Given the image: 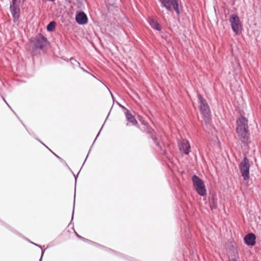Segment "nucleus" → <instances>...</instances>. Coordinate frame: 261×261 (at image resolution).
<instances>
[{"label":"nucleus","mask_w":261,"mask_h":261,"mask_svg":"<svg viewBox=\"0 0 261 261\" xmlns=\"http://www.w3.org/2000/svg\"><path fill=\"white\" fill-rule=\"evenodd\" d=\"M73 207H74V204H73ZM73 214H74V208H73L72 214V217H71V220L73 219Z\"/></svg>","instance_id":"393cba45"},{"label":"nucleus","mask_w":261,"mask_h":261,"mask_svg":"<svg viewBox=\"0 0 261 261\" xmlns=\"http://www.w3.org/2000/svg\"><path fill=\"white\" fill-rule=\"evenodd\" d=\"M124 114L126 119L128 122L130 123L133 125H136L138 124V122L135 116L131 114L129 110L126 109Z\"/></svg>","instance_id":"4468645a"},{"label":"nucleus","mask_w":261,"mask_h":261,"mask_svg":"<svg viewBox=\"0 0 261 261\" xmlns=\"http://www.w3.org/2000/svg\"><path fill=\"white\" fill-rule=\"evenodd\" d=\"M17 3V0H12L10 6V10L14 22L17 21L20 17V10Z\"/></svg>","instance_id":"6e6552de"},{"label":"nucleus","mask_w":261,"mask_h":261,"mask_svg":"<svg viewBox=\"0 0 261 261\" xmlns=\"http://www.w3.org/2000/svg\"><path fill=\"white\" fill-rule=\"evenodd\" d=\"M179 149L182 153L188 154L190 152V145L187 141H184L178 145Z\"/></svg>","instance_id":"f8f14e48"},{"label":"nucleus","mask_w":261,"mask_h":261,"mask_svg":"<svg viewBox=\"0 0 261 261\" xmlns=\"http://www.w3.org/2000/svg\"><path fill=\"white\" fill-rule=\"evenodd\" d=\"M34 245L36 246L37 247H39L40 249H41L42 250V253H41V257H40V259L39 260V261H42V257H43V255L44 253V251H45V250H43L42 249V246L39 245H38L37 244H35V243H33Z\"/></svg>","instance_id":"6ab92c4d"},{"label":"nucleus","mask_w":261,"mask_h":261,"mask_svg":"<svg viewBox=\"0 0 261 261\" xmlns=\"http://www.w3.org/2000/svg\"><path fill=\"white\" fill-rule=\"evenodd\" d=\"M147 22L153 29L158 31H161L162 30V26L158 22L156 18H149L147 19Z\"/></svg>","instance_id":"ddd939ff"},{"label":"nucleus","mask_w":261,"mask_h":261,"mask_svg":"<svg viewBox=\"0 0 261 261\" xmlns=\"http://www.w3.org/2000/svg\"><path fill=\"white\" fill-rule=\"evenodd\" d=\"M256 236L253 233H249L244 238L245 243L248 246H252L255 245Z\"/></svg>","instance_id":"9b49d317"},{"label":"nucleus","mask_w":261,"mask_h":261,"mask_svg":"<svg viewBox=\"0 0 261 261\" xmlns=\"http://www.w3.org/2000/svg\"><path fill=\"white\" fill-rule=\"evenodd\" d=\"M70 61H71V64H72V65H73V64H74V62H72V61H73H73H74L75 62H77V63L78 62H77V61H76L74 58H71L70 59Z\"/></svg>","instance_id":"b1692460"},{"label":"nucleus","mask_w":261,"mask_h":261,"mask_svg":"<svg viewBox=\"0 0 261 261\" xmlns=\"http://www.w3.org/2000/svg\"><path fill=\"white\" fill-rule=\"evenodd\" d=\"M117 104L119 106L120 108L121 109L125 110L126 111V109H127L124 106H122L121 104L119 103L118 102H117Z\"/></svg>","instance_id":"4be33fe9"},{"label":"nucleus","mask_w":261,"mask_h":261,"mask_svg":"<svg viewBox=\"0 0 261 261\" xmlns=\"http://www.w3.org/2000/svg\"><path fill=\"white\" fill-rule=\"evenodd\" d=\"M75 21L80 25H85L88 22V19L86 13L81 11L77 13L75 15Z\"/></svg>","instance_id":"9d476101"},{"label":"nucleus","mask_w":261,"mask_h":261,"mask_svg":"<svg viewBox=\"0 0 261 261\" xmlns=\"http://www.w3.org/2000/svg\"><path fill=\"white\" fill-rule=\"evenodd\" d=\"M232 254L229 257L228 261H240L239 254L237 251L233 250Z\"/></svg>","instance_id":"dca6fc26"},{"label":"nucleus","mask_w":261,"mask_h":261,"mask_svg":"<svg viewBox=\"0 0 261 261\" xmlns=\"http://www.w3.org/2000/svg\"><path fill=\"white\" fill-rule=\"evenodd\" d=\"M161 5L165 8L168 11H175L177 15L180 14V0H160Z\"/></svg>","instance_id":"f03ea898"},{"label":"nucleus","mask_w":261,"mask_h":261,"mask_svg":"<svg viewBox=\"0 0 261 261\" xmlns=\"http://www.w3.org/2000/svg\"><path fill=\"white\" fill-rule=\"evenodd\" d=\"M103 126H104V124H102V127H101V129H100L101 130V129L102 128Z\"/></svg>","instance_id":"473e14b6"},{"label":"nucleus","mask_w":261,"mask_h":261,"mask_svg":"<svg viewBox=\"0 0 261 261\" xmlns=\"http://www.w3.org/2000/svg\"><path fill=\"white\" fill-rule=\"evenodd\" d=\"M3 99L4 101L6 103L7 101H6L5 99L4 98H3Z\"/></svg>","instance_id":"7c9ffc66"},{"label":"nucleus","mask_w":261,"mask_h":261,"mask_svg":"<svg viewBox=\"0 0 261 261\" xmlns=\"http://www.w3.org/2000/svg\"><path fill=\"white\" fill-rule=\"evenodd\" d=\"M100 131H101V129L99 130V133H98V134H97V136H96V138H95V140H96V139H97V138L98 137V136H99V134H100Z\"/></svg>","instance_id":"bb28decb"},{"label":"nucleus","mask_w":261,"mask_h":261,"mask_svg":"<svg viewBox=\"0 0 261 261\" xmlns=\"http://www.w3.org/2000/svg\"><path fill=\"white\" fill-rule=\"evenodd\" d=\"M197 98L200 113L204 118H209L211 115V110L207 101L200 94H197Z\"/></svg>","instance_id":"7ed1b4c3"},{"label":"nucleus","mask_w":261,"mask_h":261,"mask_svg":"<svg viewBox=\"0 0 261 261\" xmlns=\"http://www.w3.org/2000/svg\"><path fill=\"white\" fill-rule=\"evenodd\" d=\"M231 29L236 34L241 33L242 25L239 16L236 14H232L229 18Z\"/></svg>","instance_id":"0eeeda50"},{"label":"nucleus","mask_w":261,"mask_h":261,"mask_svg":"<svg viewBox=\"0 0 261 261\" xmlns=\"http://www.w3.org/2000/svg\"><path fill=\"white\" fill-rule=\"evenodd\" d=\"M95 140H96L95 139V140H94V142H93V144H94V142H95Z\"/></svg>","instance_id":"f704fd0d"},{"label":"nucleus","mask_w":261,"mask_h":261,"mask_svg":"<svg viewBox=\"0 0 261 261\" xmlns=\"http://www.w3.org/2000/svg\"><path fill=\"white\" fill-rule=\"evenodd\" d=\"M74 178H75V183H76V182L77 175L75 176V175H74Z\"/></svg>","instance_id":"a878e982"},{"label":"nucleus","mask_w":261,"mask_h":261,"mask_svg":"<svg viewBox=\"0 0 261 261\" xmlns=\"http://www.w3.org/2000/svg\"><path fill=\"white\" fill-rule=\"evenodd\" d=\"M45 147H46L47 148H48L60 161L62 162L63 161V160L60 158L59 156L55 154L54 152H53L50 149H49L44 143L40 141Z\"/></svg>","instance_id":"412c9836"},{"label":"nucleus","mask_w":261,"mask_h":261,"mask_svg":"<svg viewBox=\"0 0 261 261\" xmlns=\"http://www.w3.org/2000/svg\"><path fill=\"white\" fill-rule=\"evenodd\" d=\"M90 150H91V149H90V150H89V152H88V155H87V157H88V155H89V153H90ZM87 158H86V159H87Z\"/></svg>","instance_id":"c85d7f7f"},{"label":"nucleus","mask_w":261,"mask_h":261,"mask_svg":"<svg viewBox=\"0 0 261 261\" xmlns=\"http://www.w3.org/2000/svg\"><path fill=\"white\" fill-rule=\"evenodd\" d=\"M236 133L242 144L248 145L250 142L248 120L244 116H240L236 121Z\"/></svg>","instance_id":"f257e3e1"},{"label":"nucleus","mask_w":261,"mask_h":261,"mask_svg":"<svg viewBox=\"0 0 261 261\" xmlns=\"http://www.w3.org/2000/svg\"><path fill=\"white\" fill-rule=\"evenodd\" d=\"M147 133L150 135V138L152 139L155 146L158 149L163 151V153H165L164 150V144L163 142L156 137V133L154 130L150 127H147Z\"/></svg>","instance_id":"423d86ee"},{"label":"nucleus","mask_w":261,"mask_h":261,"mask_svg":"<svg viewBox=\"0 0 261 261\" xmlns=\"http://www.w3.org/2000/svg\"><path fill=\"white\" fill-rule=\"evenodd\" d=\"M111 96H112V98L114 99V97L112 93H111Z\"/></svg>","instance_id":"2f4dec72"},{"label":"nucleus","mask_w":261,"mask_h":261,"mask_svg":"<svg viewBox=\"0 0 261 261\" xmlns=\"http://www.w3.org/2000/svg\"><path fill=\"white\" fill-rule=\"evenodd\" d=\"M86 68H87V69H90L88 66H86Z\"/></svg>","instance_id":"c756f323"},{"label":"nucleus","mask_w":261,"mask_h":261,"mask_svg":"<svg viewBox=\"0 0 261 261\" xmlns=\"http://www.w3.org/2000/svg\"><path fill=\"white\" fill-rule=\"evenodd\" d=\"M77 64L79 65V66L80 67V68L85 72L88 73V74H89L90 75H91L92 76H93L94 78H96L95 76H94L93 75H92V74H91L90 72H89V71L86 69H85L84 68L82 67H81L80 66V63L79 62H77Z\"/></svg>","instance_id":"aec40b11"},{"label":"nucleus","mask_w":261,"mask_h":261,"mask_svg":"<svg viewBox=\"0 0 261 261\" xmlns=\"http://www.w3.org/2000/svg\"><path fill=\"white\" fill-rule=\"evenodd\" d=\"M192 181L196 192L201 196H205L206 191L203 181L196 175L192 176Z\"/></svg>","instance_id":"20e7f679"},{"label":"nucleus","mask_w":261,"mask_h":261,"mask_svg":"<svg viewBox=\"0 0 261 261\" xmlns=\"http://www.w3.org/2000/svg\"><path fill=\"white\" fill-rule=\"evenodd\" d=\"M56 25V23L54 21H50L47 25V30L48 32L53 31Z\"/></svg>","instance_id":"f3484780"},{"label":"nucleus","mask_w":261,"mask_h":261,"mask_svg":"<svg viewBox=\"0 0 261 261\" xmlns=\"http://www.w3.org/2000/svg\"><path fill=\"white\" fill-rule=\"evenodd\" d=\"M47 39L41 34H39L35 39L34 46L36 49H43L47 43Z\"/></svg>","instance_id":"1a4fd4ad"},{"label":"nucleus","mask_w":261,"mask_h":261,"mask_svg":"<svg viewBox=\"0 0 261 261\" xmlns=\"http://www.w3.org/2000/svg\"><path fill=\"white\" fill-rule=\"evenodd\" d=\"M250 167L249 159L247 156H244L239 167L241 175L245 181L248 180L250 177Z\"/></svg>","instance_id":"39448f33"},{"label":"nucleus","mask_w":261,"mask_h":261,"mask_svg":"<svg viewBox=\"0 0 261 261\" xmlns=\"http://www.w3.org/2000/svg\"><path fill=\"white\" fill-rule=\"evenodd\" d=\"M6 103L7 104V106H8V107H9L11 109H11V108L10 107V106H9V105L7 102H6Z\"/></svg>","instance_id":"cd10ccee"},{"label":"nucleus","mask_w":261,"mask_h":261,"mask_svg":"<svg viewBox=\"0 0 261 261\" xmlns=\"http://www.w3.org/2000/svg\"><path fill=\"white\" fill-rule=\"evenodd\" d=\"M210 206L212 210L216 209L217 206V198L215 196H212L210 200Z\"/></svg>","instance_id":"2eb2a0df"},{"label":"nucleus","mask_w":261,"mask_h":261,"mask_svg":"<svg viewBox=\"0 0 261 261\" xmlns=\"http://www.w3.org/2000/svg\"><path fill=\"white\" fill-rule=\"evenodd\" d=\"M109 115H110V113L108 114V115L107 116V118L108 117Z\"/></svg>","instance_id":"72a5a7b5"},{"label":"nucleus","mask_w":261,"mask_h":261,"mask_svg":"<svg viewBox=\"0 0 261 261\" xmlns=\"http://www.w3.org/2000/svg\"><path fill=\"white\" fill-rule=\"evenodd\" d=\"M158 14L159 16H161V17H164V12H163L159 11V12H158Z\"/></svg>","instance_id":"5701e85b"},{"label":"nucleus","mask_w":261,"mask_h":261,"mask_svg":"<svg viewBox=\"0 0 261 261\" xmlns=\"http://www.w3.org/2000/svg\"><path fill=\"white\" fill-rule=\"evenodd\" d=\"M76 236H77L79 238H80V239H81V240H83V241H85V242H89V243H93V244H95V245H97V243H94V242H92L91 241H90V240H88V239H86V238H83V237H81V236L79 235L77 233H76Z\"/></svg>","instance_id":"a211bd4d"}]
</instances>
